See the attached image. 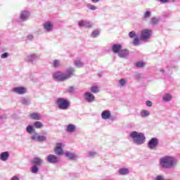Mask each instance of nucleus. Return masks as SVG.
<instances>
[{
    "label": "nucleus",
    "mask_w": 180,
    "mask_h": 180,
    "mask_svg": "<svg viewBox=\"0 0 180 180\" xmlns=\"http://www.w3.org/2000/svg\"><path fill=\"white\" fill-rule=\"evenodd\" d=\"M56 103L60 110H67L70 108L71 103L67 98H58L56 100Z\"/></svg>",
    "instance_id": "5"
},
{
    "label": "nucleus",
    "mask_w": 180,
    "mask_h": 180,
    "mask_svg": "<svg viewBox=\"0 0 180 180\" xmlns=\"http://www.w3.org/2000/svg\"><path fill=\"white\" fill-rule=\"evenodd\" d=\"M159 143L160 141L158 139L153 137L148 142V148H149V150H155V148L158 147Z\"/></svg>",
    "instance_id": "7"
},
{
    "label": "nucleus",
    "mask_w": 180,
    "mask_h": 180,
    "mask_svg": "<svg viewBox=\"0 0 180 180\" xmlns=\"http://www.w3.org/2000/svg\"><path fill=\"white\" fill-rule=\"evenodd\" d=\"M129 54H130L129 49H124L120 51V52L118 53V56L120 57V58H127L129 57Z\"/></svg>",
    "instance_id": "15"
},
{
    "label": "nucleus",
    "mask_w": 180,
    "mask_h": 180,
    "mask_svg": "<svg viewBox=\"0 0 180 180\" xmlns=\"http://www.w3.org/2000/svg\"><path fill=\"white\" fill-rule=\"evenodd\" d=\"M46 161L49 164H58L60 162V158L56 155H49L46 158Z\"/></svg>",
    "instance_id": "10"
},
{
    "label": "nucleus",
    "mask_w": 180,
    "mask_h": 180,
    "mask_svg": "<svg viewBox=\"0 0 180 180\" xmlns=\"http://www.w3.org/2000/svg\"><path fill=\"white\" fill-rule=\"evenodd\" d=\"M153 34V30L145 29L141 31L140 39L141 40H148L150 36Z\"/></svg>",
    "instance_id": "8"
},
{
    "label": "nucleus",
    "mask_w": 180,
    "mask_h": 180,
    "mask_svg": "<svg viewBox=\"0 0 180 180\" xmlns=\"http://www.w3.org/2000/svg\"><path fill=\"white\" fill-rule=\"evenodd\" d=\"M20 103L24 106H29V105L31 103L30 98L28 97H22L20 99Z\"/></svg>",
    "instance_id": "20"
},
{
    "label": "nucleus",
    "mask_w": 180,
    "mask_h": 180,
    "mask_svg": "<svg viewBox=\"0 0 180 180\" xmlns=\"http://www.w3.org/2000/svg\"><path fill=\"white\" fill-rule=\"evenodd\" d=\"M74 64L77 68H82L84 65V62L81 59L75 60Z\"/></svg>",
    "instance_id": "26"
},
{
    "label": "nucleus",
    "mask_w": 180,
    "mask_h": 180,
    "mask_svg": "<svg viewBox=\"0 0 180 180\" xmlns=\"http://www.w3.org/2000/svg\"><path fill=\"white\" fill-rule=\"evenodd\" d=\"M2 119H6V117H5V116L0 115V120H2Z\"/></svg>",
    "instance_id": "50"
},
{
    "label": "nucleus",
    "mask_w": 180,
    "mask_h": 180,
    "mask_svg": "<svg viewBox=\"0 0 180 180\" xmlns=\"http://www.w3.org/2000/svg\"><path fill=\"white\" fill-rule=\"evenodd\" d=\"M67 133H75L77 131V126L73 124H69L66 126Z\"/></svg>",
    "instance_id": "18"
},
{
    "label": "nucleus",
    "mask_w": 180,
    "mask_h": 180,
    "mask_svg": "<svg viewBox=\"0 0 180 180\" xmlns=\"http://www.w3.org/2000/svg\"><path fill=\"white\" fill-rule=\"evenodd\" d=\"M160 72H165V70L161 69V70H160Z\"/></svg>",
    "instance_id": "51"
},
{
    "label": "nucleus",
    "mask_w": 180,
    "mask_h": 180,
    "mask_svg": "<svg viewBox=\"0 0 180 180\" xmlns=\"http://www.w3.org/2000/svg\"><path fill=\"white\" fill-rule=\"evenodd\" d=\"M64 155L70 161H77V160H78V155L77 153L73 152L66 151L64 153Z\"/></svg>",
    "instance_id": "9"
},
{
    "label": "nucleus",
    "mask_w": 180,
    "mask_h": 180,
    "mask_svg": "<svg viewBox=\"0 0 180 180\" xmlns=\"http://www.w3.org/2000/svg\"><path fill=\"white\" fill-rule=\"evenodd\" d=\"M30 117L33 120H41V114L37 112H32L30 115Z\"/></svg>",
    "instance_id": "23"
},
{
    "label": "nucleus",
    "mask_w": 180,
    "mask_h": 180,
    "mask_svg": "<svg viewBox=\"0 0 180 180\" xmlns=\"http://www.w3.org/2000/svg\"><path fill=\"white\" fill-rule=\"evenodd\" d=\"M84 99L89 103H92L95 101V96L92 94L91 92H86L84 94Z\"/></svg>",
    "instance_id": "14"
},
{
    "label": "nucleus",
    "mask_w": 180,
    "mask_h": 180,
    "mask_svg": "<svg viewBox=\"0 0 180 180\" xmlns=\"http://www.w3.org/2000/svg\"><path fill=\"white\" fill-rule=\"evenodd\" d=\"M30 11L27 10H23L20 13V16L18 19L19 23H23V22H27L30 19Z\"/></svg>",
    "instance_id": "6"
},
{
    "label": "nucleus",
    "mask_w": 180,
    "mask_h": 180,
    "mask_svg": "<svg viewBox=\"0 0 180 180\" xmlns=\"http://www.w3.org/2000/svg\"><path fill=\"white\" fill-rule=\"evenodd\" d=\"M178 161L175 157L172 155H165L160 158V165L162 169H172L175 168Z\"/></svg>",
    "instance_id": "2"
},
{
    "label": "nucleus",
    "mask_w": 180,
    "mask_h": 180,
    "mask_svg": "<svg viewBox=\"0 0 180 180\" xmlns=\"http://www.w3.org/2000/svg\"><path fill=\"white\" fill-rule=\"evenodd\" d=\"M121 50L122 45L120 44H115L112 46V51H113L115 54H119Z\"/></svg>",
    "instance_id": "19"
},
{
    "label": "nucleus",
    "mask_w": 180,
    "mask_h": 180,
    "mask_svg": "<svg viewBox=\"0 0 180 180\" xmlns=\"http://www.w3.org/2000/svg\"><path fill=\"white\" fill-rule=\"evenodd\" d=\"M118 173L120 175H129L130 170L127 167H122L118 170Z\"/></svg>",
    "instance_id": "24"
},
{
    "label": "nucleus",
    "mask_w": 180,
    "mask_h": 180,
    "mask_svg": "<svg viewBox=\"0 0 180 180\" xmlns=\"http://www.w3.org/2000/svg\"><path fill=\"white\" fill-rule=\"evenodd\" d=\"M43 28L45 32L50 33V32H52L53 29H54V24L51 21H46L43 24Z\"/></svg>",
    "instance_id": "11"
},
{
    "label": "nucleus",
    "mask_w": 180,
    "mask_h": 180,
    "mask_svg": "<svg viewBox=\"0 0 180 180\" xmlns=\"http://www.w3.org/2000/svg\"><path fill=\"white\" fill-rule=\"evenodd\" d=\"M14 94H17L18 95H23L27 92V89L23 86L14 87L12 89Z\"/></svg>",
    "instance_id": "12"
},
{
    "label": "nucleus",
    "mask_w": 180,
    "mask_h": 180,
    "mask_svg": "<svg viewBox=\"0 0 180 180\" xmlns=\"http://www.w3.org/2000/svg\"><path fill=\"white\" fill-rule=\"evenodd\" d=\"M112 116V114L110 113V111L109 110H103L101 112V117L103 119V120H108L110 119V117Z\"/></svg>",
    "instance_id": "21"
},
{
    "label": "nucleus",
    "mask_w": 180,
    "mask_h": 180,
    "mask_svg": "<svg viewBox=\"0 0 180 180\" xmlns=\"http://www.w3.org/2000/svg\"><path fill=\"white\" fill-rule=\"evenodd\" d=\"M132 43L134 46H139V44H140V39L135 37Z\"/></svg>",
    "instance_id": "35"
},
{
    "label": "nucleus",
    "mask_w": 180,
    "mask_h": 180,
    "mask_svg": "<svg viewBox=\"0 0 180 180\" xmlns=\"http://www.w3.org/2000/svg\"><path fill=\"white\" fill-rule=\"evenodd\" d=\"M140 115L141 117H148V116H150V111L148 110H142Z\"/></svg>",
    "instance_id": "29"
},
{
    "label": "nucleus",
    "mask_w": 180,
    "mask_h": 180,
    "mask_svg": "<svg viewBox=\"0 0 180 180\" xmlns=\"http://www.w3.org/2000/svg\"><path fill=\"white\" fill-rule=\"evenodd\" d=\"M172 99V96L169 94H166L163 95L162 101L163 102H169Z\"/></svg>",
    "instance_id": "27"
},
{
    "label": "nucleus",
    "mask_w": 180,
    "mask_h": 180,
    "mask_svg": "<svg viewBox=\"0 0 180 180\" xmlns=\"http://www.w3.org/2000/svg\"><path fill=\"white\" fill-rule=\"evenodd\" d=\"M99 34H100L99 31L98 30H96L92 32L91 37H94L95 39V38L98 37V36H99Z\"/></svg>",
    "instance_id": "34"
},
{
    "label": "nucleus",
    "mask_w": 180,
    "mask_h": 180,
    "mask_svg": "<svg viewBox=\"0 0 180 180\" xmlns=\"http://www.w3.org/2000/svg\"><path fill=\"white\" fill-rule=\"evenodd\" d=\"M95 155H96V152H94V151L89 152V157H95Z\"/></svg>",
    "instance_id": "44"
},
{
    "label": "nucleus",
    "mask_w": 180,
    "mask_h": 180,
    "mask_svg": "<svg viewBox=\"0 0 180 180\" xmlns=\"http://www.w3.org/2000/svg\"><path fill=\"white\" fill-rule=\"evenodd\" d=\"M135 77H136V78H138V79H140L143 78V77H141V74H140V73H136V74L135 75Z\"/></svg>",
    "instance_id": "47"
},
{
    "label": "nucleus",
    "mask_w": 180,
    "mask_h": 180,
    "mask_svg": "<svg viewBox=\"0 0 180 180\" xmlns=\"http://www.w3.org/2000/svg\"><path fill=\"white\" fill-rule=\"evenodd\" d=\"M160 23V18L157 17H153L150 19L149 24L152 26H155V25H158Z\"/></svg>",
    "instance_id": "25"
},
{
    "label": "nucleus",
    "mask_w": 180,
    "mask_h": 180,
    "mask_svg": "<svg viewBox=\"0 0 180 180\" xmlns=\"http://www.w3.org/2000/svg\"><path fill=\"white\" fill-rule=\"evenodd\" d=\"M10 180H20V179H19V177L15 176H13Z\"/></svg>",
    "instance_id": "48"
},
{
    "label": "nucleus",
    "mask_w": 180,
    "mask_h": 180,
    "mask_svg": "<svg viewBox=\"0 0 180 180\" xmlns=\"http://www.w3.org/2000/svg\"><path fill=\"white\" fill-rule=\"evenodd\" d=\"M91 91L93 92V94H98V92H99V87L97 86H93L91 88Z\"/></svg>",
    "instance_id": "33"
},
{
    "label": "nucleus",
    "mask_w": 180,
    "mask_h": 180,
    "mask_svg": "<svg viewBox=\"0 0 180 180\" xmlns=\"http://www.w3.org/2000/svg\"><path fill=\"white\" fill-rule=\"evenodd\" d=\"M37 60H39V55H37V54L28 55L25 58V60L27 63H33L34 61H36Z\"/></svg>",
    "instance_id": "17"
},
{
    "label": "nucleus",
    "mask_w": 180,
    "mask_h": 180,
    "mask_svg": "<svg viewBox=\"0 0 180 180\" xmlns=\"http://www.w3.org/2000/svg\"><path fill=\"white\" fill-rule=\"evenodd\" d=\"M129 37L130 39H133L134 37H137V34L135 31H131L129 33Z\"/></svg>",
    "instance_id": "37"
},
{
    "label": "nucleus",
    "mask_w": 180,
    "mask_h": 180,
    "mask_svg": "<svg viewBox=\"0 0 180 180\" xmlns=\"http://www.w3.org/2000/svg\"><path fill=\"white\" fill-rule=\"evenodd\" d=\"M151 11H146L144 13H143V20H148V19H150V18H151Z\"/></svg>",
    "instance_id": "30"
},
{
    "label": "nucleus",
    "mask_w": 180,
    "mask_h": 180,
    "mask_svg": "<svg viewBox=\"0 0 180 180\" xmlns=\"http://www.w3.org/2000/svg\"><path fill=\"white\" fill-rule=\"evenodd\" d=\"M9 57V53L8 52H5L1 55V58H8Z\"/></svg>",
    "instance_id": "42"
},
{
    "label": "nucleus",
    "mask_w": 180,
    "mask_h": 180,
    "mask_svg": "<svg viewBox=\"0 0 180 180\" xmlns=\"http://www.w3.org/2000/svg\"><path fill=\"white\" fill-rule=\"evenodd\" d=\"M27 40H33V39H34V36H33L32 34H29L27 36Z\"/></svg>",
    "instance_id": "45"
},
{
    "label": "nucleus",
    "mask_w": 180,
    "mask_h": 180,
    "mask_svg": "<svg viewBox=\"0 0 180 180\" xmlns=\"http://www.w3.org/2000/svg\"><path fill=\"white\" fill-rule=\"evenodd\" d=\"M100 0H91V2H94V4H96L99 2Z\"/></svg>",
    "instance_id": "49"
},
{
    "label": "nucleus",
    "mask_w": 180,
    "mask_h": 180,
    "mask_svg": "<svg viewBox=\"0 0 180 180\" xmlns=\"http://www.w3.org/2000/svg\"><path fill=\"white\" fill-rule=\"evenodd\" d=\"M162 4H168L171 0H158Z\"/></svg>",
    "instance_id": "46"
},
{
    "label": "nucleus",
    "mask_w": 180,
    "mask_h": 180,
    "mask_svg": "<svg viewBox=\"0 0 180 180\" xmlns=\"http://www.w3.org/2000/svg\"><path fill=\"white\" fill-rule=\"evenodd\" d=\"M119 84L120 86H126L127 81L125 79H121L119 81Z\"/></svg>",
    "instance_id": "32"
},
{
    "label": "nucleus",
    "mask_w": 180,
    "mask_h": 180,
    "mask_svg": "<svg viewBox=\"0 0 180 180\" xmlns=\"http://www.w3.org/2000/svg\"><path fill=\"white\" fill-rule=\"evenodd\" d=\"M32 164L37 167H41L42 164H44V160L39 157H34L32 160Z\"/></svg>",
    "instance_id": "16"
},
{
    "label": "nucleus",
    "mask_w": 180,
    "mask_h": 180,
    "mask_svg": "<svg viewBox=\"0 0 180 180\" xmlns=\"http://www.w3.org/2000/svg\"><path fill=\"white\" fill-rule=\"evenodd\" d=\"M129 137H131L134 144H136V146H141V144H144L146 141V136L142 132L133 131L129 133Z\"/></svg>",
    "instance_id": "4"
},
{
    "label": "nucleus",
    "mask_w": 180,
    "mask_h": 180,
    "mask_svg": "<svg viewBox=\"0 0 180 180\" xmlns=\"http://www.w3.org/2000/svg\"><path fill=\"white\" fill-rule=\"evenodd\" d=\"M44 124L40 121H36L33 123V125H28L26 128V131L28 134H30V140L36 141L37 143H44L47 141V132L43 131V135H39V133L36 131V129H43Z\"/></svg>",
    "instance_id": "1"
},
{
    "label": "nucleus",
    "mask_w": 180,
    "mask_h": 180,
    "mask_svg": "<svg viewBox=\"0 0 180 180\" xmlns=\"http://www.w3.org/2000/svg\"><path fill=\"white\" fill-rule=\"evenodd\" d=\"M146 106H148V108H151V106H153V102L150 101H146Z\"/></svg>",
    "instance_id": "43"
},
{
    "label": "nucleus",
    "mask_w": 180,
    "mask_h": 180,
    "mask_svg": "<svg viewBox=\"0 0 180 180\" xmlns=\"http://www.w3.org/2000/svg\"><path fill=\"white\" fill-rule=\"evenodd\" d=\"M136 67V68H144V62H137Z\"/></svg>",
    "instance_id": "36"
},
{
    "label": "nucleus",
    "mask_w": 180,
    "mask_h": 180,
    "mask_svg": "<svg viewBox=\"0 0 180 180\" xmlns=\"http://www.w3.org/2000/svg\"><path fill=\"white\" fill-rule=\"evenodd\" d=\"M87 8H88V9H90V11H96V9H97L96 6H95L91 4H87Z\"/></svg>",
    "instance_id": "38"
},
{
    "label": "nucleus",
    "mask_w": 180,
    "mask_h": 180,
    "mask_svg": "<svg viewBox=\"0 0 180 180\" xmlns=\"http://www.w3.org/2000/svg\"><path fill=\"white\" fill-rule=\"evenodd\" d=\"M31 172L32 174H37V172H39V167L34 165L32 167H31Z\"/></svg>",
    "instance_id": "31"
},
{
    "label": "nucleus",
    "mask_w": 180,
    "mask_h": 180,
    "mask_svg": "<svg viewBox=\"0 0 180 180\" xmlns=\"http://www.w3.org/2000/svg\"><path fill=\"white\" fill-rule=\"evenodd\" d=\"M1 161H8L9 160V152L5 151L0 154Z\"/></svg>",
    "instance_id": "22"
},
{
    "label": "nucleus",
    "mask_w": 180,
    "mask_h": 180,
    "mask_svg": "<svg viewBox=\"0 0 180 180\" xmlns=\"http://www.w3.org/2000/svg\"><path fill=\"white\" fill-rule=\"evenodd\" d=\"M85 22L86 21L80 20L78 22V26L79 27H85Z\"/></svg>",
    "instance_id": "40"
},
{
    "label": "nucleus",
    "mask_w": 180,
    "mask_h": 180,
    "mask_svg": "<svg viewBox=\"0 0 180 180\" xmlns=\"http://www.w3.org/2000/svg\"><path fill=\"white\" fill-rule=\"evenodd\" d=\"M74 91H75V89L74 88V86H69L66 89V92H68V94H72L74 93Z\"/></svg>",
    "instance_id": "39"
},
{
    "label": "nucleus",
    "mask_w": 180,
    "mask_h": 180,
    "mask_svg": "<svg viewBox=\"0 0 180 180\" xmlns=\"http://www.w3.org/2000/svg\"><path fill=\"white\" fill-rule=\"evenodd\" d=\"M55 154H56V155H63L65 154L64 150H63V143H56Z\"/></svg>",
    "instance_id": "13"
},
{
    "label": "nucleus",
    "mask_w": 180,
    "mask_h": 180,
    "mask_svg": "<svg viewBox=\"0 0 180 180\" xmlns=\"http://www.w3.org/2000/svg\"><path fill=\"white\" fill-rule=\"evenodd\" d=\"M52 66L54 68H59V67H61V61H60V60H54L53 61Z\"/></svg>",
    "instance_id": "28"
},
{
    "label": "nucleus",
    "mask_w": 180,
    "mask_h": 180,
    "mask_svg": "<svg viewBox=\"0 0 180 180\" xmlns=\"http://www.w3.org/2000/svg\"><path fill=\"white\" fill-rule=\"evenodd\" d=\"M74 72H75L74 68H69L67 69L65 73L61 71L53 72V78L56 81H60L63 82L64 81H67V79H70V78L74 75Z\"/></svg>",
    "instance_id": "3"
},
{
    "label": "nucleus",
    "mask_w": 180,
    "mask_h": 180,
    "mask_svg": "<svg viewBox=\"0 0 180 180\" xmlns=\"http://www.w3.org/2000/svg\"><path fill=\"white\" fill-rule=\"evenodd\" d=\"M92 26H94V24L91 22H86L84 24V27H92Z\"/></svg>",
    "instance_id": "41"
}]
</instances>
